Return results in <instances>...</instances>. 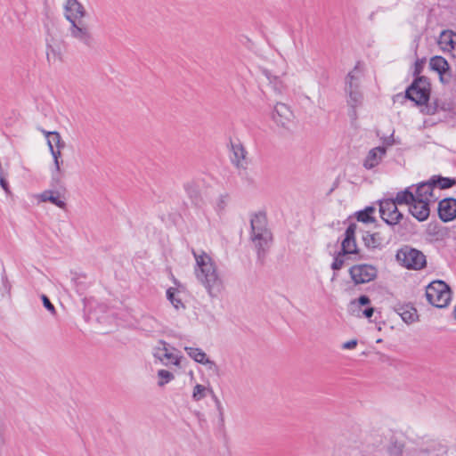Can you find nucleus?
<instances>
[{"mask_svg":"<svg viewBox=\"0 0 456 456\" xmlns=\"http://www.w3.org/2000/svg\"><path fill=\"white\" fill-rule=\"evenodd\" d=\"M430 90V83L428 78L419 77L406 90V96L417 105H424L429 100Z\"/></svg>","mask_w":456,"mask_h":456,"instance_id":"0eeeda50","label":"nucleus"},{"mask_svg":"<svg viewBox=\"0 0 456 456\" xmlns=\"http://www.w3.org/2000/svg\"><path fill=\"white\" fill-rule=\"evenodd\" d=\"M167 298L170 301L173 306L176 309H184V305L180 297V291L175 288H169L167 290Z\"/></svg>","mask_w":456,"mask_h":456,"instance_id":"cd10ccee","label":"nucleus"},{"mask_svg":"<svg viewBox=\"0 0 456 456\" xmlns=\"http://www.w3.org/2000/svg\"><path fill=\"white\" fill-rule=\"evenodd\" d=\"M44 306L53 314H55V307L45 295L41 296Z\"/></svg>","mask_w":456,"mask_h":456,"instance_id":"4c0bfd02","label":"nucleus"},{"mask_svg":"<svg viewBox=\"0 0 456 456\" xmlns=\"http://www.w3.org/2000/svg\"><path fill=\"white\" fill-rule=\"evenodd\" d=\"M184 190L192 202L199 205L201 200L199 187L193 182H189L184 184Z\"/></svg>","mask_w":456,"mask_h":456,"instance_id":"c85d7f7f","label":"nucleus"},{"mask_svg":"<svg viewBox=\"0 0 456 456\" xmlns=\"http://www.w3.org/2000/svg\"><path fill=\"white\" fill-rule=\"evenodd\" d=\"M422 183L432 184V187L434 189L437 190L436 195L440 196L441 191L443 189L451 188L455 183V181L452 179L447 178V177H437L436 178L434 176L429 181L423 182Z\"/></svg>","mask_w":456,"mask_h":456,"instance_id":"393cba45","label":"nucleus"},{"mask_svg":"<svg viewBox=\"0 0 456 456\" xmlns=\"http://www.w3.org/2000/svg\"><path fill=\"white\" fill-rule=\"evenodd\" d=\"M41 132L47 138V144L49 149H51V146L58 149H62L64 147V142L61 140V134L58 132H49L44 129H42Z\"/></svg>","mask_w":456,"mask_h":456,"instance_id":"bb28decb","label":"nucleus"},{"mask_svg":"<svg viewBox=\"0 0 456 456\" xmlns=\"http://www.w3.org/2000/svg\"><path fill=\"white\" fill-rule=\"evenodd\" d=\"M438 216L444 222H450L456 218V200L446 198L438 203Z\"/></svg>","mask_w":456,"mask_h":456,"instance_id":"2eb2a0df","label":"nucleus"},{"mask_svg":"<svg viewBox=\"0 0 456 456\" xmlns=\"http://www.w3.org/2000/svg\"><path fill=\"white\" fill-rule=\"evenodd\" d=\"M395 142L394 139H393V134H391L389 137L386 138L384 140V143L387 146H390V145H393Z\"/></svg>","mask_w":456,"mask_h":456,"instance_id":"49530a36","label":"nucleus"},{"mask_svg":"<svg viewBox=\"0 0 456 456\" xmlns=\"http://www.w3.org/2000/svg\"><path fill=\"white\" fill-rule=\"evenodd\" d=\"M400 315L406 323H412L418 318L417 311L413 307H407L403 309V311L400 313Z\"/></svg>","mask_w":456,"mask_h":456,"instance_id":"72a5a7b5","label":"nucleus"},{"mask_svg":"<svg viewBox=\"0 0 456 456\" xmlns=\"http://www.w3.org/2000/svg\"><path fill=\"white\" fill-rule=\"evenodd\" d=\"M69 37L76 42L86 46L93 47L95 44L90 26L83 20L72 21L68 28Z\"/></svg>","mask_w":456,"mask_h":456,"instance_id":"6e6552de","label":"nucleus"},{"mask_svg":"<svg viewBox=\"0 0 456 456\" xmlns=\"http://www.w3.org/2000/svg\"><path fill=\"white\" fill-rule=\"evenodd\" d=\"M386 152L387 149L384 146H379L370 150L363 160V167L368 170L376 167L382 161Z\"/></svg>","mask_w":456,"mask_h":456,"instance_id":"6ab92c4d","label":"nucleus"},{"mask_svg":"<svg viewBox=\"0 0 456 456\" xmlns=\"http://www.w3.org/2000/svg\"><path fill=\"white\" fill-rule=\"evenodd\" d=\"M363 76L362 69L360 63H357L354 68L346 75L345 79L346 89H360V84Z\"/></svg>","mask_w":456,"mask_h":456,"instance_id":"412c9836","label":"nucleus"},{"mask_svg":"<svg viewBox=\"0 0 456 456\" xmlns=\"http://www.w3.org/2000/svg\"><path fill=\"white\" fill-rule=\"evenodd\" d=\"M356 346H357V340L352 339V340H349V341H346V343H344L342 347L344 349H353Z\"/></svg>","mask_w":456,"mask_h":456,"instance_id":"a19ab883","label":"nucleus"},{"mask_svg":"<svg viewBox=\"0 0 456 456\" xmlns=\"http://www.w3.org/2000/svg\"><path fill=\"white\" fill-rule=\"evenodd\" d=\"M46 59L50 64H57L63 60L61 47L53 39L47 40L46 42Z\"/></svg>","mask_w":456,"mask_h":456,"instance_id":"aec40b11","label":"nucleus"},{"mask_svg":"<svg viewBox=\"0 0 456 456\" xmlns=\"http://www.w3.org/2000/svg\"><path fill=\"white\" fill-rule=\"evenodd\" d=\"M412 187L413 186L407 187L403 191H398L395 198L393 199L395 203L398 205L405 204L410 207L412 201L416 199L415 193L411 191Z\"/></svg>","mask_w":456,"mask_h":456,"instance_id":"a878e982","label":"nucleus"},{"mask_svg":"<svg viewBox=\"0 0 456 456\" xmlns=\"http://www.w3.org/2000/svg\"><path fill=\"white\" fill-rule=\"evenodd\" d=\"M424 64V60H418L415 62V74H419L421 72L422 67Z\"/></svg>","mask_w":456,"mask_h":456,"instance_id":"79ce46f5","label":"nucleus"},{"mask_svg":"<svg viewBox=\"0 0 456 456\" xmlns=\"http://www.w3.org/2000/svg\"><path fill=\"white\" fill-rule=\"evenodd\" d=\"M428 301L437 308L446 307L452 299L450 287L443 281H434L426 289Z\"/></svg>","mask_w":456,"mask_h":456,"instance_id":"39448f33","label":"nucleus"},{"mask_svg":"<svg viewBox=\"0 0 456 456\" xmlns=\"http://www.w3.org/2000/svg\"><path fill=\"white\" fill-rule=\"evenodd\" d=\"M63 8L64 16L69 23L81 20L86 15L85 7L77 0H64Z\"/></svg>","mask_w":456,"mask_h":456,"instance_id":"f8f14e48","label":"nucleus"},{"mask_svg":"<svg viewBox=\"0 0 456 456\" xmlns=\"http://www.w3.org/2000/svg\"><path fill=\"white\" fill-rule=\"evenodd\" d=\"M437 190L430 183H419L415 189V200L409 207L410 213L419 221L422 222L428 218L430 205L436 202L439 195Z\"/></svg>","mask_w":456,"mask_h":456,"instance_id":"f03ea898","label":"nucleus"},{"mask_svg":"<svg viewBox=\"0 0 456 456\" xmlns=\"http://www.w3.org/2000/svg\"><path fill=\"white\" fill-rule=\"evenodd\" d=\"M208 393L213 394V390L211 388H208L203 385L197 384L192 392V399L195 402H199L205 398L208 395Z\"/></svg>","mask_w":456,"mask_h":456,"instance_id":"7c9ffc66","label":"nucleus"},{"mask_svg":"<svg viewBox=\"0 0 456 456\" xmlns=\"http://www.w3.org/2000/svg\"><path fill=\"white\" fill-rule=\"evenodd\" d=\"M225 199H226V197H225V196H224V195H221V196L217 199V200H216V207L217 210H222V209H224V205H225Z\"/></svg>","mask_w":456,"mask_h":456,"instance_id":"ea45409f","label":"nucleus"},{"mask_svg":"<svg viewBox=\"0 0 456 456\" xmlns=\"http://www.w3.org/2000/svg\"><path fill=\"white\" fill-rule=\"evenodd\" d=\"M62 160L53 159L54 170L52 173L53 181L56 183H60L64 176L63 170L61 169Z\"/></svg>","mask_w":456,"mask_h":456,"instance_id":"473e14b6","label":"nucleus"},{"mask_svg":"<svg viewBox=\"0 0 456 456\" xmlns=\"http://www.w3.org/2000/svg\"><path fill=\"white\" fill-rule=\"evenodd\" d=\"M196 265L194 274L211 297H217L224 289V282L216 263L205 251H192Z\"/></svg>","mask_w":456,"mask_h":456,"instance_id":"f257e3e1","label":"nucleus"},{"mask_svg":"<svg viewBox=\"0 0 456 456\" xmlns=\"http://www.w3.org/2000/svg\"><path fill=\"white\" fill-rule=\"evenodd\" d=\"M374 308L373 307H368L366 308L362 314L366 318H370L373 315Z\"/></svg>","mask_w":456,"mask_h":456,"instance_id":"a18cd8bd","label":"nucleus"},{"mask_svg":"<svg viewBox=\"0 0 456 456\" xmlns=\"http://www.w3.org/2000/svg\"><path fill=\"white\" fill-rule=\"evenodd\" d=\"M430 69L439 75L440 81L444 84L449 83L452 73L448 61L442 56H434L429 61Z\"/></svg>","mask_w":456,"mask_h":456,"instance_id":"ddd939ff","label":"nucleus"},{"mask_svg":"<svg viewBox=\"0 0 456 456\" xmlns=\"http://www.w3.org/2000/svg\"><path fill=\"white\" fill-rule=\"evenodd\" d=\"M157 376L159 387H164L175 379V375L171 371L164 369L158 370Z\"/></svg>","mask_w":456,"mask_h":456,"instance_id":"2f4dec72","label":"nucleus"},{"mask_svg":"<svg viewBox=\"0 0 456 456\" xmlns=\"http://www.w3.org/2000/svg\"><path fill=\"white\" fill-rule=\"evenodd\" d=\"M349 274L354 284H363L377 277V269L371 265H355L349 269Z\"/></svg>","mask_w":456,"mask_h":456,"instance_id":"9d476101","label":"nucleus"},{"mask_svg":"<svg viewBox=\"0 0 456 456\" xmlns=\"http://www.w3.org/2000/svg\"><path fill=\"white\" fill-rule=\"evenodd\" d=\"M347 94V104L351 107L350 116L356 118V108L359 107L362 102V94L360 89H346Z\"/></svg>","mask_w":456,"mask_h":456,"instance_id":"4be33fe9","label":"nucleus"},{"mask_svg":"<svg viewBox=\"0 0 456 456\" xmlns=\"http://www.w3.org/2000/svg\"><path fill=\"white\" fill-rule=\"evenodd\" d=\"M38 199L42 202L50 201L53 205L58 208L64 209L66 208V202L64 200L61 199L60 194L58 192L53 191H45L38 195Z\"/></svg>","mask_w":456,"mask_h":456,"instance_id":"b1692460","label":"nucleus"},{"mask_svg":"<svg viewBox=\"0 0 456 456\" xmlns=\"http://www.w3.org/2000/svg\"><path fill=\"white\" fill-rule=\"evenodd\" d=\"M346 260V255L340 253L339 251L337 253V255L334 257V260L331 264V268L333 270H340L345 263Z\"/></svg>","mask_w":456,"mask_h":456,"instance_id":"c9c22d12","label":"nucleus"},{"mask_svg":"<svg viewBox=\"0 0 456 456\" xmlns=\"http://www.w3.org/2000/svg\"><path fill=\"white\" fill-rule=\"evenodd\" d=\"M397 262L409 270H422L427 265L426 256L419 249L404 245L395 255Z\"/></svg>","mask_w":456,"mask_h":456,"instance_id":"20e7f679","label":"nucleus"},{"mask_svg":"<svg viewBox=\"0 0 456 456\" xmlns=\"http://www.w3.org/2000/svg\"><path fill=\"white\" fill-rule=\"evenodd\" d=\"M50 152L53 159H60L61 157V149L53 148L51 146Z\"/></svg>","mask_w":456,"mask_h":456,"instance_id":"58836bf2","label":"nucleus"},{"mask_svg":"<svg viewBox=\"0 0 456 456\" xmlns=\"http://www.w3.org/2000/svg\"><path fill=\"white\" fill-rule=\"evenodd\" d=\"M214 398H215V401H216V403L217 408H218L219 410H221L222 406H221V403H220V401L217 399V397H216V395H214Z\"/></svg>","mask_w":456,"mask_h":456,"instance_id":"de8ad7c7","label":"nucleus"},{"mask_svg":"<svg viewBox=\"0 0 456 456\" xmlns=\"http://www.w3.org/2000/svg\"><path fill=\"white\" fill-rule=\"evenodd\" d=\"M393 199L382 200L379 202V214L382 220L389 225L397 224L403 218Z\"/></svg>","mask_w":456,"mask_h":456,"instance_id":"1a4fd4ad","label":"nucleus"},{"mask_svg":"<svg viewBox=\"0 0 456 456\" xmlns=\"http://www.w3.org/2000/svg\"><path fill=\"white\" fill-rule=\"evenodd\" d=\"M250 224V240L257 252L258 257L260 258L270 248L273 240V234L268 228L267 218L264 213L255 214L251 217Z\"/></svg>","mask_w":456,"mask_h":456,"instance_id":"7ed1b4c3","label":"nucleus"},{"mask_svg":"<svg viewBox=\"0 0 456 456\" xmlns=\"http://www.w3.org/2000/svg\"><path fill=\"white\" fill-rule=\"evenodd\" d=\"M272 119L277 126L288 128L293 123L294 115L288 105L277 102L272 112Z\"/></svg>","mask_w":456,"mask_h":456,"instance_id":"9b49d317","label":"nucleus"},{"mask_svg":"<svg viewBox=\"0 0 456 456\" xmlns=\"http://www.w3.org/2000/svg\"><path fill=\"white\" fill-rule=\"evenodd\" d=\"M183 349L196 362L207 365L208 369L210 370L217 371L216 362L211 361L202 349L191 346H184Z\"/></svg>","mask_w":456,"mask_h":456,"instance_id":"f3484780","label":"nucleus"},{"mask_svg":"<svg viewBox=\"0 0 456 456\" xmlns=\"http://www.w3.org/2000/svg\"><path fill=\"white\" fill-rule=\"evenodd\" d=\"M11 289L12 284L10 281L2 278V297H4L6 294L8 298H11Z\"/></svg>","mask_w":456,"mask_h":456,"instance_id":"e433bc0d","label":"nucleus"},{"mask_svg":"<svg viewBox=\"0 0 456 456\" xmlns=\"http://www.w3.org/2000/svg\"><path fill=\"white\" fill-rule=\"evenodd\" d=\"M374 212L373 208H367L363 211H360L357 216V219L360 222L362 223H370L373 221V218L371 216L372 213Z\"/></svg>","mask_w":456,"mask_h":456,"instance_id":"f704fd0d","label":"nucleus"},{"mask_svg":"<svg viewBox=\"0 0 456 456\" xmlns=\"http://www.w3.org/2000/svg\"><path fill=\"white\" fill-rule=\"evenodd\" d=\"M232 161L237 167H244L246 165L247 151L240 142L232 143Z\"/></svg>","mask_w":456,"mask_h":456,"instance_id":"5701e85b","label":"nucleus"},{"mask_svg":"<svg viewBox=\"0 0 456 456\" xmlns=\"http://www.w3.org/2000/svg\"><path fill=\"white\" fill-rule=\"evenodd\" d=\"M262 74L268 81L271 88L278 94H285L288 90L285 75L278 76L273 74L271 70L264 69Z\"/></svg>","mask_w":456,"mask_h":456,"instance_id":"dca6fc26","label":"nucleus"},{"mask_svg":"<svg viewBox=\"0 0 456 456\" xmlns=\"http://www.w3.org/2000/svg\"><path fill=\"white\" fill-rule=\"evenodd\" d=\"M438 45L443 52H447L456 58V33L445 30L440 34Z\"/></svg>","mask_w":456,"mask_h":456,"instance_id":"a211bd4d","label":"nucleus"},{"mask_svg":"<svg viewBox=\"0 0 456 456\" xmlns=\"http://www.w3.org/2000/svg\"><path fill=\"white\" fill-rule=\"evenodd\" d=\"M355 231L356 224H351L346 228L344 233V239L341 242V249L340 253L347 256V255H357V245L355 241Z\"/></svg>","mask_w":456,"mask_h":456,"instance_id":"4468645a","label":"nucleus"},{"mask_svg":"<svg viewBox=\"0 0 456 456\" xmlns=\"http://www.w3.org/2000/svg\"><path fill=\"white\" fill-rule=\"evenodd\" d=\"M153 356L166 367H181L183 359L181 352L163 340H160L153 348Z\"/></svg>","mask_w":456,"mask_h":456,"instance_id":"423d86ee","label":"nucleus"},{"mask_svg":"<svg viewBox=\"0 0 456 456\" xmlns=\"http://www.w3.org/2000/svg\"><path fill=\"white\" fill-rule=\"evenodd\" d=\"M358 303L361 305H369L370 303V298L367 296L362 295V296H361L358 298Z\"/></svg>","mask_w":456,"mask_h":456,"instance_id":"37998d69","label":"nucleus"},{"mask_svg":"<svg viewBox=\"0 0 456 456\" xmlns=\"http://www.w3.org/2000/svg\"><path fill=\"white\" fill-rule=\"evenodd\" d=\"M362 239L368 248H377L382 246V239L379 233H368Z\"/></svg>","mask_w":456,"mask_h":456,"instance_id":"c756f323","label":"nucleus"},{"mask_svg":"<svg viewBox=\"0 0 456 456\" xmlns=\"http://www.w3.org/2000/svg\"><path fill=\"white\" fill-rule=\"evenodd\" d=\"M1 183H2V189L5 191V193L7 195L12 197V193L10 191L8 183L4 178H2Z\"/></svg>","mask_w":456,"mask_h":456,"instance_id":"c03bdc74","label":"nucleus"}]
</instances>
